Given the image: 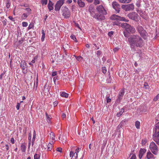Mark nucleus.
<instances>
[{
  "label": "nucleus",
  "instance_id": "31",
  "mask_svg": "<svg viewBox=\"0 0 159 159\" xmlns=\"http://www.w3.org/2000/svg\"><path fill=\"white\" fill-rule=\"evenodd\" d=\"M124 109L123 108H122L120 110V111L119 113H118L117 114L116 116L118 117L120 116L123 114V113L124 112Z\"/></svg>",
  "mask_w": 159,
  "mask_h": 159
},
{
  "label": "nucleus",
  "instance_id": "37",
  "mask_svg": "<svg viewBox=\"0 0 159 159\" xmlns=\"http://www.w3.org/2000/svg\"><path fill=\"white\" fill-rule=\"evenodd\" d=\"M40 157V155L36 154H35L34 156V159H39Z\"/></svg>",
  "mask_w": 159,
  "mask_h": 159
},
{
  "label": "nucleus",
  "instance_id": "32",
  "mask_svg": "<svg viewBox=\"0 0 159 159\" xmlns=\"http://www.w3.org/2000/svg\"><path fill=\"white\" fill-rule=\"evenodd\" d=\"M35 137H36V132H35V130H34L33 134V137L32 141V145H33L34 144V141L35 139Z\"/></svg>",
  "mask_w": 159,
  "mask_h": 159
},
{
  "label": "nucleus",
  "instance_id": "22",
  "mask_svg": "<svg viewBox=\"0 0 159 159\" xmlns=\"http://www.w3.org/2000/svg\"><path fill=\"white\" fill-rule=\"evenodd\" d=\"M75 153H74V152L72 151H71L70 152V157H72V159H76L77 158H76V156H75L74 157V156L75 155Z\"/></svg>",
  "mask_w": 159,
  "mask_h": 159
},
{
  "label": "nucleus",
  "instance_id": "12",
  "mask_svg": "<svg viewBox=\"0 0 159 159\" xmlns=\"http://www.w3.org/2000/svg\"><path fill=\"white\" fill-rule=\"evenodd\" d=\"M146 150L144 148L141 149L140 150L139 156L140 159H141L144 154L145 153Z\"/></svg>",
  "mask_w": 159,
  "mask_h": 159
},
{
  "label": "nucleus",
  "instance_id": "5",
  "mask_svg": "<svg viewBox=\"0 0 159 159\" xmlns=\"http://www.w3.org/2000/svg\"><path fill=\"white\" fill-rule=\"evenodd\" d=\"M128 17L130 19L137 21L139 19V16L136 12H132L127 15Z\"/></svg>",
  "mask_w": 159,
  "mask_h": 159
},
{
  "label": "nucleus",
  "instance_id": "1",
  "mask_svg": "<svg viewBox=\"0 0 159 159\" xmlns=\"http://www.w3.org/2000/svg\"><path fill=\"white\" fill-rule=\"evenodd\" d=\"M128 41L131 48L135 50V47H142L144 45L143 39L138 35H132L128 38Z\"/></svg>",
  "mask_w": 159,
  "mask_h": 159
},
{
  "label": "nucleus",
  "instance_id": "29",
  "mask_svg": "<svg viewBox=\"0 0 159 159\" xmlns=\"http://www.w3.org/2000/svg\"><path fill=\"white\" fill-rule=\"evenodd\" d=\"M101 2H102L100 0H93V4L96 5L99 4L101 3Z\"/></svg>",
  "mask_w": 159,
  "mask_h": 159
},
{
  "label": "nucleus",
  "instance_id": "62",
  "mask_svg": "<svg viewBox=\"0 0 159 159\" xmlns=\"http://www.w3.org/2000/svg\"><path fill=\"white\" fill-rule=\"evenodd\" d=\"M146 142H147L146 140H142V143L143 145H145L146 143Z\"/></svg>",
  "mask_w": 159,
  "mask_h": 159
},
{
  "label": "nucleus",
  "instance_id": "46",
  "mask_svg": "<svg viewBox=\"0 0 159 159\" xmlns=\"http://www.w3.org/2000/svg\"><path fill=\"white\" fill-rule=\"evenodd\" d=\"M93 45H94V46L95 47H93L94 48V49L98 50L99 49V48H100L96 44L94 43L93 44Z\"/></svg>",
  "mask_w": 159,
  "mask_h": 159
},
{
  "label": "nucleus",
  "instance_id": "14",
  "mask_svg": "<svg viewBox=\"0 0 159 159\" xmlns=\"http://www.w3.org/2000/svg\"><path fill=\"white\" fill-rule=\"evenodd\" d=\"M140 34L144 39H146V36L147 35V32L144 30H142V31L140 32Z\"/></svg>",
  "mask_w": 159,
  "mask_h": 159
},
{
  "label": "nucleus",
  "instance_id": "41",
  "mask_svg": "<svg viewBox=\"0 0 159 159\" xmlns=\"http://www.w3.org/2000/svg\"><path fill=\"white\" fill-rule=\"evenodd\" d=\"M76 59L78 61H81L83 59V58L82 57L79 56L76 57Z\"/></svg>",
  "mask_w": 159,
  "mask_h": 159
},
{
  "label": "nucleus",
  "instance_id": "58",
  "mask_svg": "<svg viewBox=\"0 0 159 159\" xmlns=\"http://www.w3.org/2000/svg\"><path fill=\"white\" fill-rule=\"evenodd\" d=\"M11 142L12 144H14L15 143V140L13 138H12L11 139Z\"/></svg>",
  "mask_w": 159,
  "mask_h": 159
},
{
  "label": "nucleus",
  "instance_id": "35",
  "mask_svg": "<svg viewBox=\"0 0 159 159\" xmlns=\"http://www.w3.org/2000/svg\"><path fill=\"white\" fill-rule=\"evenodd\" d=\"M102 71L104 74L106 73L107 71L106 68L105 67H102Z\"/></svg>",
  "mask_w": 159,
  "mask_h": 159
},
{
  "label": "nucleus",
  "instance_id": "7",
  "mask_svg": "<svg viewBox=\"0 0 159 159\" xmlns=\"http://www.w3.org/2000/svg\"><path fill=\"white\" fill-rule=\"evenodd\" d=\"M97 10L100 14L103 15L107 14V12L104 7L102 5L98 6L96 7Z\"/></svg>",
  "mask_w": 159,
  "mask_h": 159
},
{
  "label": "nucleus",
  "instance_id": "45",
  "mask_svg": "<svg viewBox=\"0 0 159 159\" xmlns=\"http://www.w3.org/2000/svg\"><path fill=\"white\" fill-rule=\"evenodd\" d=\"M31 136L32 134L31 133H29L28 136L29 141H31Z\"/></svg>",
  "mask_w": 159,
  "mask_h": 159
},
{
  "label": "nucleus",
  "instance_id": "23",
  "mask_svg": "<svg viewBox=\"0 0 159 159\" xmlns=\"http://www.w3.org/2000/svg\"><path fill=\"white\" fill-rule=\"evenodd\" d=\"M29 16L25 12L21 16V18L22 20H25Z\"/></svg>",
  "mask_w": 159,
  "mask_h": 159
},
{
  "label": "nucleus",
  "instance_id": "50",
  "mask_svg": "<svg viewBox=\"0 0 159 159\" xmlns=\"http://www.w3.org/2000/svg\"><path fill=\"white\" fill-rule=\"evenodd\" d=\"M102 52L101 51L98 50L97 52V54L98 56H99L101 54Z\"/></svg>",
  "mask_w": 159,
  "mask_h": 159
},
{
  "label": "nucleus",
  "instance_id": "42",
  "mask_svg": "<svg viewBox=\"0 0 159 159\" xmlns=\"http://www.w3.org/2000/svg\"><path fill=\"white\" fill-rule=\"evenodd\" d=\"M80 151V148H78L75 150V153H76V158L78 157V154Z\"/></svg>",
  "mask_w": 159,
  "mask_h": 159
},
{
  "label": "nucleus",
  "instance_id": "55",
  "mask_svg": "<svg viewBox=\"0 0 159 159\" xmlns=\"http://www.w3.org/2000/svg\"><path fill=\"white\" fill-rule=\"evenodd\" d=\"M8 18L13 21H15V19L12 16H9Z\"/></svg>",
  "mask_w": 159,
  "mask_h": 159
},
{
  "label": "nucleus",
  "instance_id": "52",
  "mask_svg": "<svg viewBox=\"0 0 159 159\" xmlns=\"http://www.w3.org/2000/svg\"><path fill=\"white\" fill-rule=\"evenodd\" d=\"M125 30L124 32V34L125 37H127L128 36V34Z\"/></svg>",
  "mask_w": 159,
  "mask_h": 159
},
{
  "label": "nucleus",
  "instance_id": "51",
  "mask_svg": "<svg viewBox=\"0 0 159 159\" xmlns=\"http://www.w3.org/2000/svg\"><path fill=\"white\" fill-rule=\"evenodd\" d=\"M57 75V72L56 71H54L52 72V76H54Z\"/></svg>",
  "mask_w": 159,
  "mask_h": 159
},
{
  "label": "nucleus",
  "instance_id": "64",
  "mask_svg": "<svg viewBox=\"0 0 159 159\" xmlns=\"http://www.w3.org/2000/svg\"><path fill=\"white\" fill-rule=\"evenodd\" d=\"M57 77H55L53 78V80L55 83L56 82V80L57 79Z\"/></svg>",
  "mask_w": 159,
  "mask_h": 159
},
{
  "label": "nucleus",
  "instance_id": "39",
  "mask_svg": "<svg viewBox=\"0 0 159 159\" xmlns=\"http://www.w3.org/2000/svg\"><path fill=\"white\" fill-rule=\"evenodd\" d=\"M47 0H41V2L43 5H46L47 4Z\"/></svg>",
  "mask_w": 159,
  "mask_h": 159
},
{
  "label": "nucleus",
  "instance_id": "43",
  "mask_svg": "<svg viewBox=\"0 0 159 159\" xmlns=\"http://www.w3.org/2000/svg\"><path fill=\"white\" fill-rule=\"evenodd\" d=\"M56 151L59 152H62V148H61L59 147V148H56Z\"/></svg>",
  "mask_w": 159,
  "mask_h": 159
},
{
  "label": "nucleus",
  "instance_id": "40",
  "mask_svg": "<svg viewBox=\"0 0 159 159\" xmlns=\"http://www.w3.org/2000/svg\"><path fill=\"white\" fill-rule=\"evenodd\" d=\"M25 62H21V63L20 64V67L21 68L22 70H24L25 69V66H24V63Z\"/></svg>",
  "mask_w": 159,
  "mask_h": 159
},
{
  "label": "nucleus",
  "instance_id": "17",
  "mask_svg": "<svg viewBox=\"0 0 159 159\" xmlns=\"http://www.w3.org/2000/svg\"><path fill=\"white\" fill-rule=\"evenodd\" d=\"M53 4L52 2L50 0H49L48 5V7L50 11L53 10Z\"/></svg>",
  "mask_w": 159,
  "mask_h": 159
},
{
  "label": "nucleus",
  "instance_id": "15",
  "mask_svg": "<svg viewBox=\"0 0 159 159\" xmlns=\"http://www.w3.org/2000/svg\"><path fill=\"white\" fill-rule=\"evenodd\" d=\"M104 15H103L102 14L98 15L97 16H96L95 18L97 20H104L105 19V17Z\"/></svg>",
  "mask_w": 159,
  "mask_h": 159
},
{
  "label": "nucleus",
  "instance_id": "19",
  "mask_svg": "<svg viewBox=\"0 0 159 159\" xmlns=\"http://www.w3.org/2000/svg\"><path fill=\"white\" fill-rule=\"evenodd\" d=\"M26 149V145L24 143L21 144V150L22 152H25Z\"/></svg>",
  "mask_w": 159,
  "mask_h": 159
},
{
  "label": "nucleus",
  "instance_id": "60",
  "mask_svg": "<svg viewBox=\"0 0 159 159\" xmlns=\"http://www.w3.org/2000/svg\"><path fill=\"white\" fill-rule=\"evenodd\" d=\"M62 117L63 119L66 118V115L64 113H63L61 116Z\"/></svg>",
  "mask_w": 159,
  "mask_h": 159
},
{
  "label": "nucleus",
  "instance_id": "63",
  "mask_svg": "<svg viewBox=\"0 0 159 159\" xmlns=\"http://www.w3.org/2000/svg\"><path fill=\"white\" fill-rule=\"evenodd\" d=\"M4 75V73H2L0 75V79L1 80L2 79V76Z\"/></svg>",
  "mask_w": 159,
  "mask_h": 159
},
{
  "label": "nucleus",
  "instance_id": "16",
  "mask_svg": "<svg viewBox=\"0 0 159 159\" xmlns=\"http://www.w3.org/2000/svg\"><path fill=\"white\" fill-rule=\"evenodd\" d=\"M77 3L79 7H83L85 5V3L81 0H78Z\"/></svg>",
  "mask_w": 159,
  "mask_h": 159
},
{
  "label": "nucleus",
  "instance_id": "61",
  "mask_svg": "<svg viewBox=\"0 0 159 159\" xmlns=\"http://www.w3.org/2000/svg\"><path fill=\"white\" fill-rule=\"evenodd\" d=\"M113 32L112 31L108 33V35L109 36H111L113 34Z\"/></svg>",
  "mask_w": 159,
  "mask_h": 159
},
{
  "label": "nucleus",
  "instance_id": "53",
  "mask_svg": "<svg viewBox=\"0 0 159 159\" xmlns=\"http://www.w3.org/2000/svg\"><path fill=\"white\" fill-rule=\"evenodd\" d=\"M20 103H17V105L16 106V108L17 110H19L20 108Z\"/></svg>",
  "mask_w": 159,
  "mask_h": 159
},
{
  "label": "nucleus",
  "instance_id": "3",
  "mask_svg": "<svg viewBox=\"0 0 159 159\" xmlns=\"http://www.w3.org/2000/svg\"><path fill=\"white\" fill-rule=\"evenodd\" d=\"M153 138L157 144H159V122L156 125L155 129L154 130Z\"/></svg>",
  "mask_w": 159,
  "mask_h": 159
},
{
  "label": "nucleus",
  "instance_id": "6",
  "mask_svg": "<svg viewBox=\"0 0 159 159\" xmlns=\"http://www.w3.org/2000/svg\"><path fill=\"white\" fill-rule=\"evenodd\" d=\"M150 149L152 153L155 155H157L158 151L157 147L155 143L152 142L151 143L149 146Z\"/></svg>",
  "mask_w": 159,
  "mask_h": 159
},
{
  "label": "nucleus",
  "instance_id": "36",
  "mask_svg": "<svg viewBox=\"0 0 159 159\" xmlns=\"http://www.w3.org/2000/svg\"><path fill=\"white\" fill-rule=\"evenodd\" d=\"M38 79H37L36 83H35V81L34 82V89H35H35H37V88L38 87Z\"/></svg>",
  "mask_w": 159,
  "mask_h": 159
},
{
  "label": "nucleus",
  "instance_id": "56",
  "mask_svg": "<svg viewBox=\"0 0 159 159\" xmlns=\"http://www.w3.org/2000/svg\"><path fill=\"white\" fill-rule=\"evenodd\" d=\"M159 94H158L157 96H156L154 98V101H157L159 98Z\"/></svg>",
  "mask_w": 159,
  "mask_h": 159
},
{
  "label": "nucleus",
  "instance_id": "2",
  "mask_svg": "<svg viewBox=\"0 0 159 159\" xmlns=\"http://www.w3.org/2000/svg\"><path fill=\"white\" fill-rule=\"evenodd\" d=\"M110 19L111 20H116L113 22L114 25H116L117 26H120V23L117 21H123L125 22H128L129 21L128 20L126 19L125 18L123 17H121L116 14H113L110 17Z\"/></svg>",
  "mask_w": 159,
  "mask_h": 159
},
{
  "label": "nucleus",
  "instance_id": "18",
  "mask_svg": "<svg viewBox=\"0 0 159 159\" xmlns=\"http://www.w3.org/2000/svg\"><path fill=\"white\" fill-rule=\"evenodd\" d=\"M45 115L46 117V120L48 123H50L51 122V119L52 118L51 116L50 115H48L47 113H46Z\"/></svg>",
  "mask_w": 159,
  "mask_h": 159
},
{
  "label": "nucleus",
  "instance_id": "4",
  "mask_svg": "<svg viewBox=\"0 0 159 159\" xmlns=\"http://www.w3.org/2000/svg\"><path fill=\"white\" fill-rule=\"evenodd\" d=\"M121 26L123 28L125 29V30L128 33H134L135 31L134 28L127 23H124L121 24Z\"/></svg>",
  "mask_w": 159,
  "mask_h": 159
},
{
  "label": "nucleus",
  "instance_id": "21",
  "mask_svg": "<svg viewBox=\"0 0 159 159\" xmlns=\"http://www.w3.org/2000/svg\"><path fill=\"white\" fill-rule=\"evenodd\" d=\"M61 96L65 98H67L69 96V94L66 93L65 92H63L61 93Z\"/></svg>",
  "mask_w": 159,
  "mask_h": 159
},
{
  "label": "nucleus",
  "instance_id": "48",
  "mask_svg": "<svg viewBox=\"0 0 159 159\" xmlns=\"http://www.w3.org/2000/svg\"><path fill=\"white\" fill-rule=\"evenodd\" d=\"M106 99L107 103H109L111 102V99L108 97H106Z\"/></svg>",
  "mask_w": 159,
  "mask_h": 159
},
{
  "label": "nucleus",
  "instance_id": "47",
  "mask_svg": "<svg viewBox=\"0 0 159 159\" xmlns=\"http://www.w3.org/2000/svg\"><path fill=\"white\" fill-rule=\"evenodd\" d=\"M70 38L72 39H73V40H74L75 41H76V38H75V36L74 35H72L70 36Z\"/></svg>",
  "mask_w": 159,
  "mask_h": 159
},
{
  "label": "nucleus",
  "instance_id": "30",
  "mask_svg": "<svg viewBox=\"0 0 159 159\" xmlns=\"http://www.w3.org/2000/svg\"><path fill=\"white\" fill-rule=\"evenodd\" d=\"M25 13L28 14V15H30L31 12V10L30 8H26L25 9Z\"/></svg>",
  "mask_w": 159,
  "mask_h": 159
},
{
  "label": "nucleus",
  "instance_id": "28",
  "mask_svg": "<svg viewBox=\"0 0 159 159\" xmlns=\"http://www.w3.org/2000/svg\"><path fill=\"white\" fill-rule=\"evenodd\" d=\"M61 7V6L56 3L55 6V9L56 11H59L60 10Z\"/></svg>",
  "mask_w": 159,
  "mask_h": 159
},
{
  "label": "nucleus",
  "instance_id": "20",
  "mask_svg": "<svg viewBox=\"0 0 159 159\" xmlns=\"http://www.w3.org/2000/svg\"><path fill=\"white\" fill-rule=\"evenodd\" d=\"M41 33L42 34L41 38V40L42 41H43L44 40V39L45 37V31L43 30H42Z\"/></svg>",
  "mask_w": 159,
  "mask_h": 159
},
{
  "label": "nucleus",
  "instance_id": "25",
  "mask_svg": "<svg viewBox=\"0 0 159 159\" xmlns=\"http://www.w3.org/2000/svg\"><path fill=\"white\" fill-rule=\"evenodd\" d=\"M131 0H118L121 3H129Z\"/></svg>",
  "mask_w": 159,
  "mask_h": 159
},
{
  "label": "nucleus",
  "instance_id": "33",
  "mask_svg": "<svg viewBox=\"0 0 159 159\" xmlns=\"http://www.w3.org/2000/svg\"><path fill=\"white\" fill-rule=\"evenodd\" d=\"M140 122L139 121H137L135 122V125L137 129L140 128Z\"/></svg>",
  "mask_w": 159,
  "mask_h": 159
},
{
  "label": "nucleus",
  "instance_id": "57",
  "mask_svg": "<svg viewBox=\"0 0 159 159\" xmlns=\"http://www.w3.org/2000/svg\"><path fill=\"white\" fill-rule=\"evenodd\" d=\"M119 48L118 47L115 48L113 49V51L115 52H117V51H118L119 50Z\"/></svg>",
  "mask_w": 159,
  "mask_h": 159
},
{
  "label": "nucleus",
  "instance_id": "34",
  "mask_svg": "<svg viewBox=\"0 0 159 159\" xmlns=\"http://www.w3.org/2000/svg\"><path fill=\"white\" fill-rule=\"evenodd\" d=\"M137 29L139 33H140V32H141V31H142V30H144L142 26H139V27H138Z\"/></svg>",
  "mask_w": 159,
  "mask_h": 159
},
{
  "label": "nucleus",
  "instance_id": "10",
  "mask_svg": "<svg viewBox=\"0 0 159 159\" xmlns=\"http://www.w3.org/2000/svg\"><path fill=\"white\" fill-rule=\"evenodd\" d=\"M112 5L113 8L117 12V13H119L120 11V5L116 2H113Z\"/></svg>",
  "mask_w": 159,
  "mask_h": 159
},
{
  "label": "nucleus",
  "instance_id": "9",
  "mask_svg": "<svg viewBox=\"0 0 159 159\" xmlns=\"http://www.w3.org/2000/svg\"><path fill=\"white\" fill-rule=\"evenodd\" d=\"M62 15L64 18H68L70 17V11L68 8L67 7H63L62 10Z\"/></svg>",
  "mask_w": 159,
  "mask_h": 159
},
{
  "label": "nucleus",
  "instance_id": "59",
  "mask_svg": "<svg viewBox=\"0 0 159 159\" xmlns=\"http://www.w3.org/2000/svg\"><path fill=\"white\" fill-rule=\"evenodd\" d=\"M58 102L57 101H55L53 103V105L54 107L57 106L58 104Z\"/></svg>",
  "mask_w": 159,
  "mask_h": 159
},
{
  "label": "nucleus",
  "instance_id": "24",
  "mask_svg": "<svg viewBox=\"0 0 159 159\" xmlns=\"http://www.w3.org/2000/svg\"><path fill=\"white\" fill-rule=\"evenodd\" d=\"M47 150L51 151L52 148V145L51 143H49L47 146Z\"/></svg>",
  "mask_w": 159,
  "mask_h": 159
},
{
  "label": "nucleus",
  "instance_id": "26",
  "mask_svg": "<svg viewBox=\"0 0 159 159\" xmlns=\"http://www.w3.org/2000/svg\"><path fill=\"white\" fill-rule=\"evenodd\" d=\"M65 2V0H59L57 3L61 7L63 5Z\"/></svg>",
  "mask_w": 159,
  "mask_h": 159
},
{
  "label": "nucleus",
  "instance_id": "54",
  "mask_svg": "<svg viewBox=\"0 0 159 159\" xmlns=\"http://www.w3.org/2000/svg\"><path fill=\"white\" fill-rule=\"evenodd\" d=\"M136 156L135 154H133L131 157L130 159H136Z\"/></svg>",
  "mask_w": 159,
  "mask_h": 159
},
{
  "label": "nucleus",
  "instance_id": "49",
  "mask_svg": "<svg viewBox=\"0 0 159 159\" xmlns=\"http://www.w3.org/2000/svg\"><path fill=\"white\" fill-rule=\"evenodd\" d=\"M144 88L146 89H148L149 86L147 83H145L144 84Z\"/></svg>",
  "mask_w": 159,
  "mask_h": 159
},
{
  "label": "nucleus",
  "instance_id": "13",
  "mask_svg": "<svg viewBox=\"0 0 159 159\" xmlns=\"http://www.w3.org/2000/svg\"><path fill=\"white\" fill-rule=\"evenodd\" d=\"M146 157L148 159H155L153 155L150 152H147Z\"/></svg>",
  "mask_w": 159,
  "mask_h": 159
},
{
  "label": "nucleus",
  "instance_id": "11",
  "mask_svg": "<svg viewBox=\"0 0 159 159\" xmlns=\"http://www.w3.org/2000/svg\"><path fill=\"white\" fill-rule=\"evenodd\" d=\"M124 91L123 90H121L119 92L117 99L116 101V102L118 103L120 102L122 99L123 97L124 94Z\"/></svg>",
  "mask_w": 159,
  "mask_h": 159
},
{
  "label": "nucleus",
  "instance_id": "8",
  "mask_svg": "<svg viewBox=\"0 0 159 159\" xmlns=\"http://www.w3.org/2000/svg\"><path fill=\"white\" fill-rule=\"evenodd\" d=\"M122 8L125 11H129L132 10L134 9V6L133 4L123 5L121 6Z\"/></svg>",
  "mask_w": 159,
  "mask_h": 159
},
{
  "label": "nucleus",
  "instance_id": "38",
  "mask_svg": "<svg viewBox=\"0 0 159 159\" xmlns=\"http://www.w3.org/2000/svg\"><path fill=\"white\" fill-rule=\"evenodd\" d=\"M34 27V25L33 24V23H30L29 24V26L28 28V30H30L31 29L33 28Z\"/></svg>",
  "mask_w": 159,
  "mask_h": 159
},
{
  "label": "nucleus",
  "instance_id": "27",
  "mask_svg": "<svg viewBox=\"0 0 159 159\" xmlns=\"http://www.w3.org/2000/svg\"><path fill=\"white\" fill-rule=\"evenodd\" d=\"M50 139L52 140H55V137L54 133L53 132H51L50 134Z\"/></svg>",
  "mask_w": 159,
  "mask_h": 159
},
{
  "label": "nucleus",
  "instance_id": "44",
  "mask_svg": "<svg viewBox=\"0 0 159 159\" xmlns=\"http://www.w3.org/2000/svg\"><path fill=\"white\" fill-rule=\"evenodd\" d=\"M22 25L23 27H26L28 25V23L26 22H23L22 23Z\"/></svg>",
  "mask_w": 159,
  "mask_h": 159
}]
</instances>
